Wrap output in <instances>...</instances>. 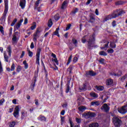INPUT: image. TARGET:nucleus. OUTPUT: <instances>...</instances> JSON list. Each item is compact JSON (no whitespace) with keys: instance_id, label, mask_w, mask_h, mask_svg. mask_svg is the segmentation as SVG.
I'll list each match as a JSON object with an SVG mask.
<instances>
[{"instance_id":"f257e3e1","label":"nucleus","mask_w":127,"mask_h":127,"mask_svg":"<svg viewBox=\"0 0 127 127\" xmlns=\"http://www.w3.org/2000/svg\"><path fill=\"white\" fill-rule=\"evenodd\" d=\"M87 41L88 42V48L91 49V47H93L94 46V43L95 42V35H93L92 36L85 35L82 38V43H85L86 41Z\"/></svg>"},{"instance_id":"f03ea898","label":"nucleus","mask_w":127,"mask_h":127,"mask_svg":"<svg viewBox=\"0 0 127 127\" xmlns=\"http://www.w3.org/2000/svg\"><path fill=\"white\" fill-rule=\"evenodd\" d=\"M6 51L3 52L4 60L5 62H9V63L10 61H8V59H9V57H11V47L10 46H8ZM7 53L8 56H7Z\"/></svg>"},{"instance_id":"7ed1b4c3","label":"nucleus","mask_w":127,"mask_h":127,"mask_svg":"<svg viewBox=\"0 0 127 127\" xmlns=\"http://www.w3.org/2000/svg\"><path fill=\"white\" fill-rule=\"evenodd\" d=\"M113 124H114L115 127H119L121 124H122V121L117 117H114L113 118Z\"/></svg>"},{"instance_id":"20e7f679","label":"nucleus","mask_w":127,"mask_h":127,"mask_svg":"<svg viewBox=\"0 0 127 127\" xmlns=\"http://www.w3.org/2000/svg\"><path fill=\"white\" fill-rule=\"evenodd\" d=\"M118 111L120 114H126V113H127V104L118 108Z\"/></svg>"},{"instance_id":"39448f33","label":"nucleus","mask_w":127,"mask_h":127,"mask_svg":"<svg viewBox=\"0 0 127 127\" xmlns=\"http://www.w3.org/2000/svg\"><path fill=\"white\" fill-rule=\"evenodd\" d=\"M8 11L4 10L2 16L0 18V23L1 24H3V23L5 22V18H6V14H7Z\"/></svg>"},{"instance_id":"423d86ee","label":"nucleus","mask_w":127,"mask_h":127,"mask_svg":"<svg viewBox=\"0 0 127 127\" xmlns=\"http://www.w3.org/2000/svg\"><path fill=\"white\" fill-rule=\"evenodd\" d=\"M19 110H20V107L19 106H16L13 113V116L15 118H18L19 117Z\"/></svg>"},{"instance_id":"0eeeda50","label":"nucleus","mask_w":127,"mask_h":127,"mask_svg":"<svg viewBox=\"0 0 127 127\" xmlns=\"http://www.w3.org/2000/svg\"><path fill=\"white\" fill-rule=\"evenodd\" d=\"M117 17V15L115 14V11H114L112 14L108 15L106 16L104 21H107V20H110V19H112V18H116Z\"/></svg>"},{"instance_id":"6e6552de","label":"nucleus","mask_w":127,"mask_h":127,"mask_svg":"<svg viewBox=\"0 0 127 127\" xmlns=\"http://www.w3.org/2000/svg\"><path fill=\"white\" fill-rule=\"evenodd\" d=\"M109 42L108 41L102 43L101 44V49H104L105 50H107L108 47H109Z\"/></svg>"},{"instance_id":"1a4fd4ad","label":"nucleus","mask_w":127,"mask_h":127,"mask_svg":"<svg viewBox=\"0 0 127 127\" xmlns=\"http://www.w3.org/2000/svg\"><path fill=\"white\" fill-rule=\"evenodd\" d=\"M114 13L115 15H116V17H118L119 15H122V14H124V13H125V11L123 10H117L116 11H114Z\"/></svg>"},{"instance_id":"9d476101","label":"nucleus","mask_w":127,"mask_h":127,"mask_svg":"<svg viewBox=\"0 0 127 127\" xmlns=\"http://www.w3.org/2000/svg\"><path fill=\"white\" fill-rule=\"evenodd\" d=\"M101 110L104 112H109L110 111V107L108 106V104H104L101 107Z\"/></svg>"},{"instance_id":"9b49d317","label":"nucleus","mask_w":127,"mask_h":127,"mask_svg":"<svg viewBox=\"0 0 127 127\" xmlns=\"http://www.w3.org/2000/svg\"><path fill=\"white\" fill-rule=\"evenodd\" d=\"M25 4H26V0H20L19 5L21 6L22 9H24V7H25Z\"/></svg>"},{"instance_id":"f8f14e48","label":"nucleus","mask_w":127,"mask_h":127,"mask_svg":"<svg viewBox=\"0 0 127 127\" xmlns=\"http://www.w3.org/2000/svg\"><path fill=\"white\" fill-rule=\"evenodd\" d=\"M116 42H117V41H110V48H116L117 47V45H116Z\"/></svg>"},{"instance_id":"ddd939ff","label":"nucleus","mask_w":127,"mask_h":127,"mask_svg":"<svg viewBox=\"0 0 127 127\" xmlns=\"http://www.w3.org/2000/svg\"><path fill=\"white\" fill-rule=\"evenodd\" d=\"M114 83V81H113V79H108L106 80V85L108 86H111L113 85V83Z\"/></svg>"},{"instance_id":"4468645a","label":"nucleus","mask_w":127,"mask_h":127,"mask_svg":"<svg viewBox=\"0 0 127 127\" xmlns=\"http://www.w3.org/2000/svg\"><path fill=\"white\" fill-rule=\"evenodd\" d=\"M88 115H90V117H95V116H96V114H95L90 113H88V114L84 113V114L82 115V117H84V118H87V117H88Z\"/></svg>"},{"instance_id":"2eb2a0df","label":"nucleus","mask_w":127,"mask_h":127,"mask_svg":"<svg viewBox=\"0 0 127 127\" xmlns=\"http://www.w3.org/2000/svg\"><path fill=\"white\" fill-rule=\"evenodd\" d=\"M4 2L5 4L4 10H6L8 11V0H4Z\"/></svg>"},{"instance_id":"dca6fc26","label":"nucleus","mask_w":127,"mask_h":127,"mask_svg":"<svg viewBox=\"0 0 127 127\" xmlns=\"http://www.w3.org/2000/svg\"><path fill=\"white\" fill-rule=\"evenodd\" d=\"M68 4V2L67 1H64L62 5L61 8L62 9H65L66 7H67V5Z\"/></svg>"},{"instance_id":"f3484780","label":"nucleus","mask_w":127,"mask_h":127,"mask_svg":"<svg viewBox=\"0 0 127 127\" xmlns=\"http://www.w3.org/2000/svg\"><path fill=\"white\" fill-rule=\"evenodd\" d=\"M26 117H27V112H26V111L22 112L21 118L23 119H24V118H26Z\"/></svg>"},{"instance_id":"a211bd4d","label":"nucleus","mask_w":127,"mask_h":127,"mask_svg":"<svg viewBox=\"0 0 127 127\" xmlns=\"http://www.w3.org/2000/svg\"><path fill=\"white\" fill-rule=\"evenodd\" d=\"M85 110H87V108L86 107L82 106L79 107H78V110L79 112H81V113H83V112H84Z\"/></svg>"},{"instance_id":"6ab92c4d","label":"nucleus","mask_w":127,"mask_h":127,"mask_svg":"<svg viewBox=\"0 0 127 127\" xmlns=\"http://www.w3.org/2000/svg\"><path fill=\"white\" fill-rule=\"evenodd\" d=\"M38 120L39 121H41V122H45V121H46V118L41 115L38 118Z\"/></svg>"},{"instance_id":"aec40b11","label":"nucleus","mask_w":127,"mask_h":127,"mask_svg":"<svg viewBox=\"0 0 127 127\" xmlns=\"http://www.w3.org/2000/svg\"><path fill=\"white\" fill-rule=\"evenodd\" d=\"M91 106H93L94 107H97V106L100 105V102L99 101H93L91 102Z\"/></svg>"},{"instance_id":"412c9836","label":"nucleus","mask_w":127,"mask_h":127,"mask_svg":"<svg viewBox=\"0 0 127 127\" xmlns=\"http://www.w3.org/2000/svg\"><path fill=\"white\" fill-rule=\"evenodd\" d=\"M60 29L59 28H58L56 29V31L54 32V35H57V36H58V37H60V35H59V30Z\"/></svg>"},{"instance_id":"4be33fe9","label":"nucleus","mask_w":127,"mask_h":127,"mask_svg":"<svg viewBox=\"0 0 127 127\" xmlns=\"http://www.w3.org/2000/svg\"><path fill=\"white\" fill-rule=\"evenodd\" d=\"M95 89L97 90V91H103L104 88L103 86H95Z\"/></svg>"},{"instance_id":"5701e85b","label":"nucleus","mask_w":127,"mask_h":127,"mask_svg":"<svg viewBox=\"0 0 127 127\" xmlns=\"http://www.w3.org/2000/svg\"><path fill=\"white\" fill-rule=\"evenodd\" d=\"M86 74L90 75V76H95V75H96V73L94 72L93 71H89L86 72Z\"/></svg>"},{"instance_id":"b1692460","label":"nucleus","mask_w":127,"mask_h":127,"mask_svg":"<svg viewBox=\"0 0 127 127\" xmlns=\"http://www.w3.org/2000/svg\"><path fill=\"white\" fill-rule=\"evenodd\" d=\"M12 40V44H14V43H16V42H17V38H16V36L14 35L13 36Z\"/></svg>"},{"instance_id":"393cba45","label":"nucleus","mask_w":127,"mask_h":127,"mask_svg":"<svg viewBox=\"0 0 127 127\" xmlns=\"http://www.w3.org/2000/svg\"><path fill=\"white\" fill-rule=\"evenodd\" d=\"M87 88L86 84H84L82 86L79 87V89L80 91H86V88Z\"/></svg>"},{"instance_id":"a878e982","label":"nucleus","mask_w":127,"mask_h":127,"mask_svg":"<svg viewBox=\"0 0 127 127\" xmlns=\"http://www.w3.org/2000/svg\"><path fill=\"white\" fill-rule=\"evenodd\" d=\"M35 28H36V23L34 22L32 24V26H31V30H34Z\"/></svg>"},{"instance_id":"bb28decb","label":"nucleus","mask_w":127,"mask_h":127,"mask_svg":"<svg viewBox=\"0 0 127 127\" xmlns=\"http://www.w3.org/2000/svg\"><path fill=\"white\" fill-rule=\"evenodd\" d=\"M52 25H53V22H52V20L51 19H50L48 23V26L49 27H51Z\"/></svg>"},{"instance_id":"cd10ccee","label":"nucleus","mask_w":127,"mask_h":127,"mask_svg":"<svg viewBox=\"0 0 127 127\" xmlns=\"http://www.w3.org/2000/svg\"><path fill=\"white\" fill-rule=\"evenodd\" d=\"M40 52H41V49H38L36 53V57H40Z\"/></svg>"},{"instance_id":"c85d7f7f","label":"nucleus","mask_w":127,"mask_h":127,"mask_svg":"<svg viewBox=\"0 0 127 127\" xmlns=\"http://www.w3.org/2000/svg\"><path fill=\"white\" fill-rule=\"evenodd\" d=\"M99 127V124L98 123H93L89 125V127Z\"/></svg>"},{"instance_id":"c756f323","label":"nucleus","mask_w":127,"mask_h":127,"mask_svg":"<svg viewBox=\"0 0 127 127\" xmlns=\"http://www.w3.org/2000/svg\"><path fill=\"white\" fill-rule=\"evenodd\" d=\"M23 64L24 65L25 69H27V68H28V64L26 62V61H24L23 62Z\"/></svg>"},{"instance_id":"7c9ffc66","label":"nucleus","mask_w":127,"mask_h":127,"mask_svg":"<svg viewBox=\"0 0 127 127\" xmlns=\"http://www.w3.org/2000/svg\"><path fill=\"white\" fill-rule=\"evenodd\" d=\"M90 96L93 98H98V94H96L95 93L92 92L90 93Z\"/></svg>"},{"instance_id":"2f4dec72","label":"nucleus","mask_w":127,"mask_h":127,"mask_svg":"<svg viewBox=\"0 0 127 127\" xmlns=\"http://www.w3.org/2000/svg\"><path fill=\"white\" fill-rule=\"evenodd\" d=\"M99 55H101L102 56H107V53L104 51H101L99 52Z\"/></svg>"},{"instance_id":"473e14b6","label":"nucleus","mask_w":127,"mask_h":127,"mask_svg":"<svg viewBox=\"0 0 127 127\" xmlns=\"http://www.w3.org/2000/svg\"><path fill=\"white\" fill-rule=\"evenodd\" d=\"M27 51L28 52V55L29 57H32V56H33V53H32V52L30 51V50H29V49H27Z\"/></svg>"},{"instance_id":"72a5a7b5","label":"nucleus","mask_w":127,"mask_h":127,"mask_svg":"<svg viewBox=\"0 0 127 127\" xmlns=\"http://www.w3.org/2000/svg\"><path fill=\"white\" fill-rule=\"evenodd\" d=\"M15 69V64H14V63H12V65L11 66V71H14Z\"/></svg>"},{"instance_id":"f704fd0d","label":"nucleus","mask_w":127,"mask_h":127,"mask_svg":"<svg viewBox=\"0 0 127 127\" xmlns=\"http://www.w3.org/2000/svg\"><path fill=\"white\" fill-rule=\"evenodd\" d=\"M21 24H20L19 23H17L14 26V28H16V29H19L21 26Z\"/></svg>"},{"instance_id":"c9c22d12","label":"nucleus","mask_w":127,"mask_h":127,"mask_svg":"<svg viewBox=\"0 0 127 127\" xmlns=\"http://www.w3.org/2000/svg\"><path fill=\"white\" fill-rule=\"evenodd\" d=\"M14 126H15V122H10L9 123V126L10 127H14Z\"/></svg>"},{"instance_id":"e433bc0d","label":"nucleus","mask_w":127,"mask_h":127,"mask_svg":"<svg viewBox=\"0 0 127 127\" xmlns=\"http://www.w3.org/2000/svg\"><path fill=\"white\" fill-rule=\"evenodd\" d=\"M40 57H36V63L38 64V65H40V63L39 62Z\"/></svg>"},{"instance_id":"4c0bfd02","label":"nucleus","mask_w":127,"mask_h":127,"mask_svg":"<svg viewBox=\"0 0 127 127\" xmlns=\"http://www.w3.org/2000/svg\"><path fill=\"white\" fill-rule=\"evenodd\" d=\"M71 61H72V56L69 57L66 65H69L71 63Z\"/></svg>"},{"instance_id":"58836bf2","label":"nucleus","mask_w":127,"mask_h":127,"mask_svg":"<svg viewBox=\"0 0 127 127\" xmlns=\"http://www.w3.org/2000/svg\"><path fill=\"white\" fill-rule=\"evenodd\" d=\"M124 2L123 1H118L116 2V5H121V4H124Z\"/></svg>"},{"instance_id":"ea45409f","label":"nucleus","mask_w":127,"mask_h":127,"mask_svg":"<svg viewBox=\"0 0 127 127\" xmlns=\"http://www.w3.org/2000/svg\"><path fill=\"white\" fill-rule=\"evenodd\" d=\"M72 43L74 44L75 46H77V43H78V42L75 39H72Z\"/></svg>"},{"instance_id":"a19ab883","label":"nucleus","mask_w":127,"mask_h":127,"mask_svg":"<svg viewBox=\"0 0 127 127\" xmlns=\"http://www.w3.org/2000/svg\"><path fill=\"white\" fill-rule=\"evenodd\" d=\"M94 21H95V17H94L93 16H91L90 19L89 20V22L93 23Z\"/></svg>"},{"instance_id":"79ce46f5","label":"nucleus","mask_w":127,"mask_h":127,"mask_svg":"<svg viewBox=\"0 0 127 127\" xmlns=\"http://www.w3.org/2000/svg\"><path fill=\"white\" fill-rule=\"evenodd\" d=\"M52 61L55 62V63L56 64V65H59V63H58V60H57V58H56V59H52Z\"/></svg>"},{"instance_id":"37998d69","label":"nucleus","mask_w":127,"mask_h":127,"mask_svg":"<svg viewBox=\"0 0 127 127\" xmlns=\"http://www.w3.org/2000/svg\"><path fill=\"white\" fill-rule=\"evenodd\" d=\"M54 18H55V20H56V21H57V20H58L59 19V18H60V17H59V14H56L54 16Z\"/></svg>"},{"instance_id":"c03bdc74","label":"nucleus","mask_w":127,"mask_h":127,"mask_svg":"<svg viewBox=\"0 0 127 127\" xmlns=\"http://www.w3.org/2000/svg\"><path fill=\"white\" fill-rule=\"evenodd\" d=\"M16 21H17V19L16 18L14 19V20L13 21V22L11 24V26H13V25H14L16 23Z\"/></svg>"},{"instance_id":"a18cd8bd","label":"nucleus","mask_w":127,"mask_h":127,"mask_svg":"<svg viewBox=\"0 0 127 127\" xmlns=\"http://www.w3.org/2000/svg\"><path fill=\"white\" fill-rule=\"evenodd\" d=\"M78 10L79 9L77 8H75L72 11V13H73V14H75V13H77V12H78Z\"/></svg>"},{"instance_id":"49530a36","label":"nucleus","mask_w":127,"mask_h":127,"mask_svg":"<svg viewBox=\"0 0 127 127\" xmlns=\"http://www.w3.org/2000/svg\"><path fill=\"white\" fill-rule=\"evenodd\" d=\"M4 103V99L2 98V99L0 100V106H2Z\"/></svg>"},{"instance_id":"de8ad7c7","label":"nucleus","mask_w":127,"mask_h":127,"mask_svg":"<svg viewBox=\"0 0 127 127\" xmlns=\"http://www.w3.org/2000/svg\"><path fill=\"white\" fill-rule=\"evenodd\" d=\"M107 52L110 54L114 53V50L113 49H109L107 50Z\"/></svg>"},{"instance_id":"09e8293b","label":"nucleus","mask_w":127,"mask_h":127,"mask_svg":"<svg viewBox=\"0 0 127 127\" xmlns=\"http://www.w3.org/2000/svg\"><path fill=\"white\" fill-rule=\"evenodd\" d=\"M20 71H21V66L18 65L17 67V72H19Z\"/></svg>"},{"instance_id":"8fccbe9b","label":"nucleus","mask_w":127,"mask_h":127,"mask_svg":"<svg viewBox=\"0 0 127 127\" xmlns=\"http://www.w3.org/2000/svg\"><path fill=\"white\" fill-rule=\"evenodd\" d=\"M61 119L62 125H63L65 121V117L61 116Z\"/></svg>"},{"instance_id":"3c124183","label":"nucleus","mask_w":127,"mask_h":127,"mask_svg":"<svg viewBox=\"0 0 127 127\" xmlns=\"http://www.w3.org/2000/svg\"><path fill=\"white\" fill-rule=\"evenodd\" d=\"M3 71L2 69V65H1V62L0 61V73H1Z\"/></svg>"},{"instance_id":"603ef678","label":"nucleus","mask_w":127,"mask_h":127,"mask_svg":"<svg viewBox=\"0 0 127 127\" xmlns=\"http://www.w3.org/2000/svg\"><path fill=\"white\" fill-rule=\"evenodd\" d=\"M71 24H69L68 25H67L66 28L65 29V30H69V29H70V28L71 27Z\"/></svg>"},{"instance_id":"864d4df0","label":"nucleus","mask_w":127,"mask_h":127,"mask_svg":"<svg viewBox=\"0 0 127 127\" xmlns=\"http://www.w3.org/2000/svg\"><path fill=\"white\" fill-rule=\"evenodd\" d=\"M99 62H100V63H101V64H104V63L105 62V59H100L99 60Z\"/></svg>"},{"instance_id":"5fc2aeb1","label":"nucleus","mask_w":127,"mask_h":127,"mask_svg":"<svg viewBox=\"0 0 127 127\" xmlns=\"http://www.w3.org/2000/svg\"><path fill=\"white\" fill-rule=\"evenodd\" d=\"M122 71H119V72H118V74H116V73H114V76H121V75H122Z\"/></svg>"},{"instance_id":"6e6d98bb","label":"nucleus","mask_w":127,"mask_h":127,"mask_svg":"<svg viewBox=\"0 0 127 127\" xmlns=\"http://www.w3.org/2000/svg\"><path fill=\"white\" fill-rule=\"evenodd\" d=\"M75 121L77 124H80V123H81V119H80L76 118Z\"/></svg>"},{"instance_id":"4d7b16f0","label":"nucleus","mask_w":127,"mask_h":127,"mask_svg":"<svg viewBox=\"0 0 127 127\" xmlns=\"http://www.w3.org/2000/svg\"><path fill=\"white\" fill-rule=\"evenodd\" d=\"M69 91H70V87L69 86V85H67L65 92L66 93H69Z\"/></svg>"},{"instance_id":"13d9d810","label":"nucleus","mask_w":127,"mask_h":127,"mask_svg":"<svg viewBox=\"0 0 127 127\" xmlns=\"http://www.w3.org/2000/svg\"><path fill=\"white\" fill-rule=\"evenodd\" d=\"M34 48V44L33 42L31 43V45H30V49H33Z\"/></svg>"},{"instance_id":"bf43d9fd","label":"nucleus","mask_w":127,"mask_h":127,"mask_svg":"<svg viewBox=\"0 0 127 127\" xmlns=\"http://www.w3.org/2000/svg\"><path fill=\"white\" fill-rule=\"evenodd\" d=\"M77 61H78V58H77V57H74L73 60V62L75 63L77 62Z\"/></svg>"},{"instance_id":"052dcab7","label":"nucleus","mask_w":127,"mask_h":127,"mask_svg":"<svg viewBox=\"0 0 127 127\" xmlns=\"http://www.w3.org/2000/svg\"><path fill=\"white\" fill-rule=\"evenodd\" d=\"M0 31L1 33L3 34V27L2 26L0 27Z\"/></svg>"},{"instance_id":"680f3d73","label":"nucleus","mask_w":127,"mask_h":127,"mask_svg":"<svg viewBox=\"0 0 127 127\" xmlns=\"http://www.w3.org/2000/svg\"><path fill=\"white\" fill-rule=\"evenodd\" d=\"M24 54H25V53L24 52V51H22L21 55L20 56V58H23V56H24Z\"/></svg>"},{"instance_id":"e2e57ef3","label":"nucleus","mask_w":127,"mask_h":127,"mask_svg":"<svg viewBox=\"0 0 127 127\" xmlns=\"http://www.w3.org/2000/svg\"><path fill=\"white\" fill-rule=\"evenodd\" d=\"M40 0H37L36 3H35V5L36 6V7H37V6H38V5L39 4V1Z\"/></svg>"},{"instance_id":"0e129e2a","label":"nucleus","mask_w":127,"mask_h":127,"mask_svg":"<svg viewBox=\"0 0 127 127\" xmlns=\"http://www.w3.org/2000/svg\"><path fill=\"white\" fill-rule=\"evenodd\" d=\"M28 22V20H27V18H25L24 20V24H27V23Z\"/></svg>"},{"instance_id":"69168bd1","label":"nucleus","mask_w":127,"mask_h":127,"mask_svg":"<svg viewBox=\"0 0 127 127\" xmlns=\"http://www.w3.org/2000/svg\"><path fill=\"white\" fill-rule=\"evenodd\" d=\"M61 115H62V116H64V115H65V110L62 111Z\"/></svg>"},{"instance_id":"338daca9","label":"nucleus","mask_w":127,"mask_h":127,"mask_svg":"<svg viewBox=\"0 0 127 127\" xmlns=\"http://www.w3.org/2000/svg\"><path fill=\"white\" fill-rule=\"evenodd\" d=\"M117 25V24H116V21H114L113 22H112V26L113 27H115Z\"/></svg>"},{"instance_id":"774afa93","label":"nucleus","mask_w":127,"mask_h":127,"mask_svg":"<svg viewBox=\"0 0 127 127\" xmlns=\"http://www.w3.org/2000/svg\"><path fill=\"white\" fill-rule=\"evenodd\" d=\"M12 103L14 105H16V99H13L12 100Z\"/></svg>"}]
</instances>
